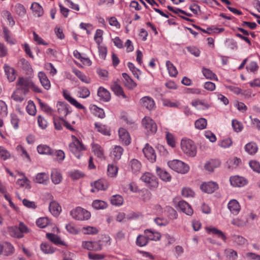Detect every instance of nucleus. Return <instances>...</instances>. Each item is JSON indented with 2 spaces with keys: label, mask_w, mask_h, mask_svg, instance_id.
<instances>
[{
  "label": "nucleus",
  "mask_w": 260,
  "mask_h": 260,
  "mask_svg": "<svg viewBox=\"0 0 260 260\" xmlns=\"http://www.w3.org/2000/svg\"><path fill=\"white\" fill-rule=\"evenodd\" d=\"M169 167L174 171L184 174L189 171V166L185 162L178 159H174L168 162Z\"/></svg>",
  "instance_id": "nucleus-1"
},
{
  "label": "nucleus",
  "mask_w": 260,
  "mask_h": 260,
  "mask_svg": "<svg viewBox=\"0 0 260 260\" xmlns=\"http://www.w3.org/2000/svg\"><path fill=\"white\" fill-rule=\"evenodd\" d=\"M181 148L184 153L189 156L193 157L197 154V147L194 142L190 139H182L181 142Z\"/></svg>",
  "instance_id": "nucleus-2"
},
{
  "label": "nucleus",
  "mask_w": 260,
  "mask_h": 260,
  "mask_svg": "<svg viewBox=\"0 0 260 260\" xmlns=\"http://www.w3.org/2000/svg\"><path fill=\"white\" fill-rule=\"evenodd\" d=\"M141 180L145 183L146 186L151 190L157 188L158 186V180L155 175L149 172L142 174Z\"/></svg>",
  "instance_id": "nucleus-3"
},
{
  "label": "nucleus",
  "mask_w": 260,
  "mask_h": 260,
  "mask_svg": "<svg viewBox=\"0 0 260 260\" xmlns=\"http://www.w3.org/2000/svg\"><path fill=\"white\" fill-rule=\"evenodd\" d=\"M70 215L74 219L78 220H87L91 217L90 212L80 207H77L73 209Z\"/></svg>",
  "instance_id": "nucleus-4"
},
{
  "label": "nucleus",
  "mask_w": 260,
  "mask_h": 260,
  "mask_svg": "<svg viewBox=\"0 0 260 260\" xmlns=\"http://www.w3.org/2000/svg\"><path fill=\"white\" fill-rule=\"evenodd\" d=\"M69 149L77 158H80L81 152L85 150V147L76 137L73 136V142L70 144Z\"/></svg>",
  "instance_id": "nucleus-5"
},
{
  "label": "nucleus",
  "mask_w": 260,
  "mask_h": 260,
  "mask_svg": "<svg viewBox=\"0 0 260 260\" xmlns=\"http://www.w3.org/2000/svg\"><path fill=\"white\" fill-rule=\"evenodd\" d=\"M31 85L32 81L28 78L19 77L16 82L17 88L26 93L29 91L30 86Z\"/></svg>",
  "instance_id": "nucleus-6"
},
{
  "label": "nucleus",
  "mask_w": 260,
  "mask_h": 260,
  "mask_svg": "<svg viewBox=\"0 0 260 260\" xmlns=\"http://www.w3.org/2000/svg\"><path fill=\"white\" fill-rule=\"evenodd\" d=\"M142 124L149 134H154L157 131V125L155 122L149 117H145L142 119Z\"/></svg>",
  "instance_id": "nucleus-7"
},
{
  "label": "nucleus",
  "mask_w": 260,
  "mask_h": 260,
  "mask_svg": "<svg viewBox=\"0 0 260 260\" xmlns=\"http://www.w3.org/2000/svg\"><path fill=\"white\" fill-rule=\"evenodd\" d=\"M143 152L146 158L150 162L155 161L156 155L153 148L148 144H146L143 149Z\"/></svg>",
  "instance_id": "nucleus-8"
},
{
  "label": "nucleus",
  "mask_w": 260,
  "mask_h": 260,
  "mask_svg": "<svg viewBox=\"0 0 260 260\" xmlns=\"http://www.w3.org/2000/svg\"><path fill=\"white\" fill-rule=\"evenodd\" d=\"M118 136L119 141L125 145H127L131 143V138L129 133L127 131L122 127H121L118 130Z\"/></svg>",
  "instance_id": "nucleus-9"
},
{
  "label": "nucleus",
  "mask_w": 260,
  "mask_h": 260,
  "mask_svg": "<svg viewBox=\"0 0 260 260\" xmlns=\"http://www.w3.org/2000/svg\"><path fill=\"white\" fill-rule=\"evenodd\" d=\"M91 191L94 192L100 190H106L108 187V182L104 179L98 180L91 184Z\"/></svg>",
  "instance_id": "nucleus-10"
},
{
  "label": "nucleus",
  "mask_w": 260,
  "mask_h": 260,
  "mask_svg": "<svg viewBox=\"0 0 260 260\" xmlns=\"http://www.w3.org/2000/svg\"><path fill=\"white\" fill-rule=\"evenodd\" d=\"M140 103L142 107L148 110L153 109L155 107V102L153 99L149 96L142 98L140 100Z\"/></svg>",
  "instance_id": "nucleus-11"
},
{
  "label": "nucleus",
  "mask_w": 260,
  "mask_h": 260,
  "mask_svg": "<svg viewBox=\"0 0 260 260\" xmlns=\"http://www.w3.org/2000/svg\"><path fill=\"white\" fill-rule=\"evenodd\" d=\"M218 188V184L212 181L203 183L201 185V189L202 191L208 193H211Z\"/></svg>",
  "instance_id": "nucleus-12"
},
{
  "label": "nucleus",
  "mask_w": 260,
  "mask_h": 260,
  "mask_svg": "<svg viewBox=\"0 0 260 260\" xmlns=\"http://www.w3.org/2000/svg\"><path fill=\"white\" fill-rule=\"evenodd\" d=\"M177 207L187 215L191 216L193 214V211L191 206L184 201H179L177 204Z\"/></svg>",
  "instance_id": "nucleus-13"
},
{
  "label": "nucleus",
  "mask_w": 260,
  "mask_h": 260,
  "mask_svg": "<svg viewBox=\"0 0 260 260\" xmlns=\"http://www.w3.org/2000/svg\"><path fill=\"white\" fill-rule=\"evenodd\" d=\"M228 208L230 212L234 215L238 214L241 210V206L239 202L235 199L229 201L228 204Z\"/></svg>",
  "instance_id": "nucleus-14"
},
{
  "label": "nucleus",
  "mask_w": 260,
  "mask_h": 260,
  "mask_svg": "<svg viewBox=\"0 0 260 260\" xmlns=\"http://www.w3.org/2000/svg\"><path fill=\"white\" fill-rule=\"evenodd\" d=\"M144 234L146 236L148 241H158L161 237L159 232L151 229L145 230Z\"/></svg>",
  "instance_id": "nucleus-15"
},
{
  "label": "nucleus",
  "mask_w": 260,
  "mask_h": 260,
  "mask_svg": "<svg viewBox=\"0 0 260 260\" xmlns=\"http://www.w3.org/2000/svg\"><path fill=\"white\" fill-rule=\"evenodd\" d=\"M231 185L234 187H242L247 183V180L243 177L235 176L230 179Z\"/></svg>",
  "instance_id": "nucleus-16"
},
{
  "label": "nucleus",
  "mask_w": 260,
  "mask_h": 260,
  "mask_svg": "<svg viewBox=\"0 0 260 260\" xmlns=\"http://www.w3.org/2000/svg\"><path fill=\"white\" fill-rule=\"evenodd\" d=\"M82 246L84 249L88 250L98 251L102 249V246L97 242L83 241Z\"/></svg>",
  "instance_id": "nucleus-17"
},
{
  "label": "nucleus",
  "mask_w": 260,
  "mask_h": 260,
  "mask_svg": "<svg viewBox=\"0 0 260 260\" xmlns=\"http://www.w3.org/2000/svg\"><path fill=\"white\" fill-rule=\"evenodd\" d=\"M39 81L46 90H49L51 87V83L46 74L43 72H39L38 74Z\"/></svg>",
  "instance_id": "nucleus-18"
},
{
  "label": "nucleus",
  "mask_w": 260,
  "mask_h": 260,
  "mask_svg": "<svg viewBox=\"0 0 260 260\" xmlns=\"http://www.w3.org/2000/svg\"><path fill=\"white\" fill-rule=\"evenodd\" d=\"M63 97L67 100L70 104L74 106L75 107L79 109L85 110V108L80 103H78L74 98L72 97L70 93L67 91H63Z\"/></svg>",
  "instance_id": "nucleus-19"
},
{
  "label": "nucleus",
  "mask_w": 260,
  "mask_h": 260,
  "mask_svg": "<svg viewBox=\"0 0 260 260\" xmlns=\"http://www.w3.org/2000/svg\"><path fill=\"white\" fill-rule=\"evenodd\" d=\"M98 95L100 99L104 102H108L111 99L109 91L103 87H100L98 90Z\"/></svg>",
  "instance_id": "nucleus-20"
},
{
  "label": "nucleus",
  "mask_w": 260,
  "mask_h": 260,
  "mask_svg": "<svg viewBox=\"0 0 260 260\" xmlns=\"http://www.w3.org/2000/svg\"><path fill=\"white\" fill-rule=\"evenodd\" d=\"M111 89L114 93L118 96H122L123 99H127V96L124 94L123 88L116 82L111 83Z\"/></svg>",
  "instance_id": "nucleus-21"
},
{
  "label": "nucleus",
  "mask_w": 260,
  "mask_h": 260,
  "mask_svg": "<svg viewBox=\"0 0 260 260\" xmlns=\"http://www.w3.org/2000/svg\"><path fill=\"white\" fill-rule=\"evenodd\" d=\"M26 94V92L17 88L13 92L11 98L17 102H21L24 100Z\"/></svg>",
  "instance_id": "nucleus-22"
},
{
  "label": "nucleus",
  "mask_w": 260,
  "mask_h": 260,
  "mask_svg": "<svg viewBox=\"0 0 260 260\" xmlns=\"http://www.w3.org/2000/svg\"><path fill=\"white\" fill-rule=\"evenodd\" d=\"M123 149L120 146H115L111 152L110 156L114 160H119L123 153Z\"/></svg>",
  "instance_id": "nucleus-23"
},
{
  "label": "nucleus",
  "mask_w": 260,
  "mask_h": 260,
  "mask_svg": "<svg viewBox=\"0 0 260 260\" xmlns=\"http://www.w3.org/2000/svg\"><path fill=\"white\" fill-rule=\"evenodd\" d=\"M51 179L54 184H59L62 180L60 171L56 169H53L51 173Z\"/></svg>",
  "instance_id": "nucleus-24"
},
{
  "label": "nucleus",
  "mask_w": 260,
  "mask_h": 260,
  "mask_svg": "<svg viewBox=\"0 0 260 260\" xmlns=\"http://www.w3.org/2000/svg\"><path fill=\"white\" fill-rule=\"evenodd\" d=\"M38 152L41 154L52 155L54 151L49 146L45 144H40L37 148Z\"/></svg>",
  "instance_id": "nucleus-25"
},
{
  "label": "nucleus",
  "mask_w": 260,
  "mask_h": 260,
  "mask_svg": "<svg viewBox=\"0 0 260 260\" xmlns=\"http://www.w3.org/2000/svg\"><path fill=\"white\" fill-rule=\"evenodd\" d=\"M4 68L9 81L10 82L14 81L17 76L16 73L14 68L10 67V66L6 64H5Z\"/></svg>",
  "instance_id": "nucleus-26"
},
{
  "label": "nucleus",
  "mask_w": 260,
  "mask_h": 260,
  "mask_svg": "<svg viewBox=\"0 0 260 260\" xmlns=\"http://www.w3.org/2000/svg\"><path fill=\"white\" fill-rule=\"evenodd\" d=\"M156 172L157 175L162 181H164L165 182H169L171 181V176L168 172H167L165 170L162 169L161 168L158 167H156Z\"/></svg>",
  "instance_id": "nucleus-27"
},
{
  "label": "nucleus",
  "mask_w": 260,
  "mask_h": 260,
  "mask_svg": "<svg viewBox=\"0 0 260 260\" xmlns=\"http://www.w3.org/2000/svg\"><path fill=\"white\" fill-rule=\"evenodd\" d=\"M221 165L218 159H211L205 165V169L209 172H213L215 168L219 167Z\"/></svg>",
  "instance_id": "nucleus-28"
},
{
  "label": "nucleus",
  "mask_w": 260,
  "mask_h": 260,
  "mask_svg": "<svg viewBox=\"0 0 260 260\" xmlns=\"http://www.w3.org/2000/svg\"><path fill=\"white\" fill-rule=\"evenodd\" d=\"M92 151L94 155L100 159L104 158V152L102 147L98 144L93 143L91 144Z\"/></svg>",
  "instance_id": "nucleus-29"
},
{
  "label": "nucleus",
  "mask_w": 260,
  "mask_h": 260,
  "mask_svg": "<svg viewBox=\"0 0 260 260\" xmlns=\"http://www.w3.org/2000/svg\"><path fill=\"white\" fill-rule=\"evenodd\" d=\"M57 111L60 115V117L66 116L70 111L68 108V105L64 103H58L57 104Z\"/></svg>",
  "instance_id": "nucleus-30"
},
{
  "label": "nucleus",
  "mask_w": 260,
  "mask_h": 260,
  "mask_svg": "<svg viewBox=\"0 0 260 260\" xmlns=\"http://www.w3.org/2000/svg\"><path fill=\"white\" fill-rule=\"evenodd\" d=\"M122 75L124 79V85L126 88L132 89L136 87L137 84L126 73H122Z\"/></svg>",
  "instance_id": "nucleus-31"
},
{
  "label": "nucleus",
  "mask_w": 260,
  "mask_h": 260,
  "mask_svg": "<svg viewBox=\"0 0 260 260\" xmlns=\"http://www.w3.org/2000/svg\"><path fill=\"white\" fill-rule=\"evenodd\" d=\"M49 209L51 214L55 216H58L61 211V207L56 202L50 203Z\"/></svg>",
  "instance_id": "nucleus-32"
},
{
  "label": "nucleus",
  "mask_w": 260,
  "mask_h": 260,
  "mask_svg": "<svg viewBox=\"0 0 260 260\" xmlns=\"http://www.w3.org/2000/svg\"><path fill=\"white\" fill-rule=\"evenodd\" d=\"M31 9L34 15L40 17L44 14L42 7L37 3H33L31 6Z\"/></svg>",
  "instance_id": "nucleus-33"
},
{
  "label": "nucleus",
  "mask_w": 260,
  "mask_h": 260,
  "mask_svg": "<svg viewBox=\"0 0 260 260\" xmlns=\"http://www.w3.org/2000/svg\"><path fill=\"white\" fill-rule=\"evenodd\" d=\"M257 150L258 147L256 144L253 142H249L245 146V150L250 155L255 154Z\"/></svg>",
  "instance_id": "nucleus-34"
},
{
  "label": "nucleus",
  "mask_w": 260,
  "mask_h": 260,
  "mask_svg": "<svg viewBox=\"0 0 260 260\" xmlns=\"http://www.w3.org/2000/svg\"><path fill=\"white\" fill-rule=\"evenodd\" d=\"M14 252L13 246L10 243L4 242L3 243V254L8 256L12 254Z\"/></svg>",
  "instance_id": "nucleus-35"
},
{
  "label": "nucleus",
  "mask_w": 260,
  "mask_h": 260,
  "mask_svg": "<svg viewBox=\"0 0 260 260\" xmlns=\"http://www.w3.org/2000/svg\"><path fill=\"white\" fill-rule=\"evenodd\" d=\"M49 180V175L46 173H39L36 176V181L40 184H46Z\"/></svg>",
  "instance_id": "nucleus-36"
},
{
  "label": "nucleus",
  "mask_w": 260,
  "mask_h": 260,
  "mask_svg": "<svg viewBox=\"0 0 260 260\" xmlns=\"http://www.w3.org/2000/svg\"><path fill=\"white\" fill-rule=\"evenodd\" d=\"M8 232L10 235L15 238H20L23 235L17 226H11L8 228Z\"/></svg>",
  "instance_id": "nucleus-37"
},
{
  "label": "nucleus",
  "mask_w": 260,
  "mask_h": 260,
  "mask_svg": "<svg viewBox=\"0 0 260 260\" xmlns=\"http://www.w3.org/2000/svg\"><path fill=\"white\" fill-rule=\"evenodd\" d=\"M129 165L133 173H137L139 172L141 169V162L136 159H133L131 160Z\"/></svg>",
  "instance_id": "nucleus-38"
},
{
  "label": "nucleus",
  "mask_w": 260,
  "mask_h": 260,
  "mask_svg": "<svg viewBox=\"0 0 260 260\" xmlns=\"http://www.w3.org/2000/svg\"><path fill=\"white\" fill-rule=\"evenodd\" d=\"M94 126L96 131L99 133L106 136L110 135L109 128L105 125H103L99 123H95Z\"/></svg>",
  "instance_id": "nucleus-39"
},
{
  "label": "nucleus",
  "mask_w": 260,
  "mask_h": 260,
  "mask_svg": "<svg viewBox=\"0 0 260 260\" xmlns=\"http://www.w3.org/2000/svg\"><path fill=\"white\" fill-rule=\"evenodd\" d=\"M206 231L208 234H212L221 238L222 240H225L226 237L223 233L215 228H206Z\"/></svg>",
  "instance_id": "nucleus-40"
},
{
  "label": "nucleus",
  "mask_w": 260,
  "mask_h": 260,
  "mask_svg": "<svg viewBox=\"0 0 260 260\" xmlns=\"http://www.w3.org/2000/svg\"><path fill=\"white\" fill-rule=\"evenodd\" d=\"M38 103L39 106L42 110H43L46 114L51 115L53 113V110L47 104L43 102L40 99H38Z\"/></svg>",
  "instance_id": "nucleus-41"
},
{
  "label": "nucleus",
  "mask_w": 260,
  "mask_h": 260,
  "mask_svg": "<svg viewBox=\"0 0 260 260\" xmlns=\"http://www.w3.org/2000/svg\"><path fill=\"white\" fill-rule=\"evenodd\" d=\"M78 89V95L80 98L86 99L90 95V92L87 87L79 86Z\"/></svg>",
  "instance_id": "nucleus-42"
},
{
  "label": "nucleus",
  "mask_w": 260,
  "mask_h": 260,
  "mask_svg": "<svg viewBox=\"0 0 260 260\" xmlns=\"http://www.w3.org/2000/svg\"><path fill=\"white\" fill-rule=\"evenodd\" d=\"M166 66L170 76L176 77L178 74V71L173 64L170 61L168 60L166 61Z\"/></svg>",
  "instance_id": "nucleus-43"
},
{
  "label": "nucleus",
  "mask_w": 260,
  "mask_h": 260,
  "mask_svg": "<svg viewBox=\"0 0 260 260\" xmlns=\"http://www.w3.org/2000/svg\"><path fill=\"white\" fill-rule=\"evenodd\" d=\"M207 121L205 118H200L197 119L194 122L196 128L202 130L206 128Z\"/></svg>",
  "instance_id": "nucleus-44"
},
{
  "label": "nucleus",
  "mask_w": 260,
  "mask_h": 260,
  "mask_svg": "<svg viewBox=\"0 0 260 260\" xmlns=\"http://www.w3.org/2000/svg\"><path fill=\"white\" fill-rule=\"evenodd\" d=\"M11 157V153L5 147L0 146V159L6 160Z\"/></svg>",
  "instance_id": "nucleus-45"
},
{
  "label": "nucleus",
  "mask_w": 260,
  "mask_h": 260,
  "mask_svg": "<svg viewBox=\"0 0 260 260\" xmlns=\"http://www.w3.org/2000/svg\"><path fill=\"white\" fill-rule=\"evenodd\" d=\"M73 73L78 77L79 79L83 82L88 84L90 82V79L87 77L85 74L82 73L80 71L77 69H74Z\"/></svg>",
  "instance_id": "nucleus-46"
},
{
  "label": "nucleus",
  "mask_w": 260,
  "mask_h": 260,
  "mask_svg": "<svg viewBox=\"0 0 260 260\" xmlns=\"http://www.w3.org/2000/svg\"><path fill=\"white\" fill-rule=\"evenodd\" d=\"M68 174L73 180H78L84 176V174L83 172L76 170L69 172Z\"/></svg>",
  "instance_id": "nucleus-47"
},
{
  "label": "nucleus",
  "mask_w": 260,
  "mask_h": 260,
  "mask_svg": "<svg viewBox=\"0 0 260 260\" xmlns=\"http://www.w3.org/2000/svg\"><path fill=\"white\" fill-rule=\"evenodd\" d=\"M47 238L54 244L58 245H63L64 243L62 242L60 238L57 235L51 233H47L46 234Z\"/></svg>",
  "instance_id": "nucleus-48"
},
{
  "label": "nucleus",
  "mask_w": 260,
  "mask_h": 260,
  "mask_svg": "<svg viewBox=\"0 0 260 260\" xmlns=\"http://www.w3.org/2000/svg\"><path fill=\"white\" fill-rule=\"evenodd\" d=\"M16 149L17 151L24 159H26V160L28 161H30L29 155L23 147H22L21 145H18L17 146Z\"/></svg>",
  "instance_id": "nucleus-49"
},
{
  "label": "nucleus",
  "mask_w": 260,
  "mask_h": 260,
  "mask_svg": "<svg viewBox=\"0 0 260 260\" xmlns=\"http://www.w3.org/2000/svg\"><path fill=\"white\" fill-rule=\"evenodd\" d=\"M92 207L97 210L104 209L107 208V204L102 200H95L92 202Z\"/></svg>",
  "instance_id": "nucleus-50"
},
{
  "label": "nucleus",
  "mask_w": 260,
  "mask_h": 260,
  "mask_svg": "<svg viewBox=\"0 0 260 260\" xmlns=\"http://www.w3.org/2000/svg\"><path fill=\"white\" fill-rule=\"evenodd\" d=\"M163 105L171 108H178L180 103L176 100L171 101L169 99H164L162 100Z\"/></svg>",
  "instance_id": "nucleus-51"
},
{
  "label": "nucleus",
  "mask_w": 260,
  "mask_h": 260,
  "mask_svg": "<svg viewBox=\"0 0 260 260\" xmlns=\"http://www.w3.org/2000/svg\"><path fill=\"white\" fill-rule=\"evenodd\" d=\"M202 72L207 79L217 80V76L212 71L206 68H203Z\"/></svg>",
  "instance_id": "nucleus-52"
},
{
  "label": "nucleus",
  "mask_w": 260,
  "mask_h": 260,
  "mask_svg": "<svg viewBox=\"0 0 260 260\" xmlns=\"http://www.w3.org/2000/svg\"><path fill=\"white\" fill-rule=\"evenodd\" d=\"M92 113L96 116L103 118L105 117V112L103 109L99 108L95 105H93L91 108Z\"/></svg>",
  "instance_id": "nucleus-53"
},
{
  "label": "nucleus",
  "mask_w": 260,
  "mask_h": 260,
  "mask_svg": "<svg viewBox=\"0 0 260 260\" xmlns=\"http://www.w3.org/2000/svg\"><path fill=\"white\" fill-rule=\"evenodd\" d=\"M123 198L120 195H114L111 197V203L113 205L119 206L123 204Z\"/></svg>",
  "instance_id": "nucleus-54"
},
{
  "label": "nucleus",
  "mask_w": 260,
  "mask_h": 260,
  "mask_svg": "<svg viewBox=\"0 0 260 260\" xmlns=\"http://www.w3.org/2000/svg\"><path fill=\"white\" fill-rule=\"evenodd\" d=\"M233 144L232 140L231 138H228L223 139L218 142V145L221 148H227L231 146Z\"/></svg>",
  "instance_id": "nucleus-55"
},
{
  "label": "nucleus",
  "mask_w": 260,
  "mask_h": 260,
  "mask_svg": "<svg viewBox=\"0 0 260 260\" xmlns=\"http://www.w3.org/2000/svg\"><path fill=\"white\" fill-rule=\"evenodd\" d=\"M2 15L3 17L7 18L10 26H13L15 25V22L9 11H3L2 12Z\"/></svg>",
  "instance_id": "nucleus-56"
},
{
  "label": "nucleus",
  "mask_w": 260,
  "mask_h": 260,
  "mask_svg": "<svg viewBox=\"0 0 260 260\" xmlns=\"http://www.w3.org/2000/svg\"><path fill=\"white\" fill-rule=\"evenodd\" d=\"M26 110L27 113L30 115H35L37 112L36 106L34 103L30 100L28 102Z\"/></svg>",
  "instance_id": "nucleus-57"
},
{
  "label": "nucleus",
  "mask_w": 260,
  "mask_h": 260,
  "mask_svg": "<svg viewBox=\"0 0 260 260\" xmlns=\"http://www.w3.org/2000/svg\"><path fill=\"white\" fill-rule=\"evenodd\" d=\"M148 242V241L146 235H140L137 237L136 244L138 246L140 247L144 246L147 244Z\"/></svg>",
  "instance_id": "nucleus-58"
},
{
  "label": "nucleus",
  "mask_w": 260,
  "mask_h": 260,
  "mask_svg": "<svg viewBox=\"0 0 260 260\" xmlns=\"http://www.w3.org/2000/svg\"><path fill=\"white\" fill-rule=\"evenodd\" d=\"M118 172V168L115 165H109L107 169V174L110 177L116 176Z\"/></svg>",
  "instance_id": "nucleus-59"
},
{
  "label": "nucleus",
  "mask_w": 260,
  "mask_h": 260,
  "mask_svg": "<svg viewBox=\"0 0 260 260\" xmlns=\"http://www.w3.org/2000/svg\"><path fill=\"white\" fill-rule=\"evenodd\" d=\"M3 33L5 39L8 43L11 44H14L15 43V40L11 37L10 31L8 28L4 27L3 28Z\"/></svg>",
  "instance_id": "nucleus-60"
},
{
  "label": "nucleus",
  "mask_w": 260,
  "mask_h": 260,
  "mask_svg": "<svg viewBox=\"0 0 260 260\" xmlns=\"http://www.w3.org/2000/svg\"><path fill=\"white\" fill-rule=\"evenodd\" d=\"M14 10L20 16H23L26 13L25 8L20 4H17L14 7Z\"/></svg>",
  "instance_id": "nucleus-61"
},
{
  "label": "nucleus",
  "mask_w": 260,
  "mask_h": 260,
  "mask_svg": "<svg viewBox=\"0 0 260 260\" xmlns=\"http://www.w3.org/2000/svg\"><path fill=\"white\" fill-rule=\"evenodd\" d=\"M41 250L46 254H50L54 252V249L49 244L42 243L40 246Z\"/></svg>",
  "instance_id": "nucleus-62"
},
{
  "label": "nucleus",
  "mask_w": 260,
  "mask_h": 260,
  "mask_svg": "<svg viewBox=\"0 0 260 260\" xmlns=\"http://www.w3.org/2000/svg\"><path fill=\"white\" fill-rule=\"evenodd\" d=\"M64 120L62 117H53V123L55 128L57 130L62 129V125H63Z\"/></svg>",
  "instance_id": "nucleus-63"
},
{
  "label": "nucleus",
  "mask_w": 260,
  "mask_h": 260,
  "mask_svg": "<svg viewBox=\"0 0 260 260\" xmlns=\"http://www.w3.org/2000/svg\"><path fill=\"white\" fill-rule=\"evenodd\" d=\"M49 223V220L47 217H41L36 221L37 225L41 228H45Z\"/></svg>",
  "instance_id": "nucleus-64"
}]
</instances>
